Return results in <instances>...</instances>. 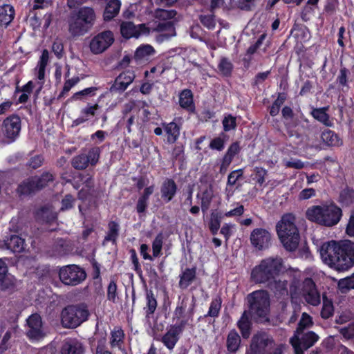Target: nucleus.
Instances as JSON below:
<instances>
[{
  "label": "nucleus",
  "instance_id": "nucleus-59",
  "mask_svg": "<svg viewBox=\"0 0 354 354\" xmlns=\"http://www.w3.org/2000/svg\"><path fill=\"white\" fill-rule=\"evenodd\" d=\"M316 192L313 188H306L301 190L299 195L298 198L300 201L307 200L315 196Z\"/></svg>",
  "mask_w": 354,
  "mask_h": 354
},
{
  "label": "nucleus",
  "instance_id": "nucleus-58",
  "mask_svg": "<svg viewBox=\"0 0 354 354\" xmlns=\"http://www.w3.org/2000/svg\"><path fill=\"white\" fill-rule=\"evenodd\" d=\"M333 313V306L330 302H324L321 310V315L323 318L330 317Z\"/></svg>",
  "mask_w": 354,
  "mask_h": 354
},
{
  "label": "nucleus",
  "instance_id": "nucleus-54",
  "mask_svg": "<svg viewBox=\"0 0 354 354\" xmlns=\"http://www.w3.org/2000/svg\"><path fill=\"white\" fill-rule=\"evenodd\" d=\"M254 172L257 183L259 185H262L265 182V177L267 175V171L262 167H256L254 168Z\"/></svg>",
  "mask_w": 354,
  "mask_h": 354
},
{
  "label": "nucleus",
  "instance_id": "nucleus-37",
  "mask_svg": "<svg viewBox=\"0 0 354 354\" xmlns=\"http://www.w3.org/2000/svg\"><path fill=\"white\" fill-rule=\"evenodd\" d=\"M54 174L49 171L44 172L40 176H34L35 184L38 190H40L48 185L50 182L54 180Z\"/></svg>",
  "mask_w": 354,
  "mask_h": 354
},
{
  "label": "nucleus",
  "instance_id": "nucleus-22",
  "mask_svg": "<svg viewBox=\"0 0 354 354\" xmlns=\"http://www.w3.org/2000/svg\"><path fill=\"white\" fill-rule=\"evenodd\" d=\"M313 324L312 317L306 313H304L301 315V319L298 324V327L295 333L294 336L290 339V342L292 347L296 350L298 353L299 348L297 345V339L299 335H301L302 332L306 328H309Z\"/></svg>",
  "mask_w": 354,
  "mask_h": 354
},
{
  "label": "nucleus",
  "instance_id": "nucleus-38",
  "mask_svg": "<svg viewBox=\"0 0 354 354\" xmlns=\"http://www.w3.org/2000/svg\"><path fill=\"white\" fill-rule=\"evenodd\" d=\"M165 131L167 135V141L174 143L180 135V127L175 122H170L165 127Z\"/></svg>",
  "mask_w": 354,
  "mask_h": 354
},
{
  "label": "nucleus",
  "instance_id": "nucleus-16",
  "mask_svg": "<svg viewBox=\"0 0 354 354\" xmlns=\"http://www.w3.org/2000/svg\"><path fill=\"white\" fill-rule=\"evenodd\" d=\"M250 241L256 249L262 250L270 245L271 234L266 229L256 228L251 232Z\"/></svg>",
  "mask_w": 354,
  "mask_h": 354
},
{
  "label": "nucleus",
  "instance_id": "nucleus-49",
  "mask_svg": "<svg viewBox=\"0 0 354 354\" xmlns=\"http://www.w3.org/2000/svg\"><path fill=\"white\" fill-rule=\"evenodd\" d=\"M187 308V304L185 301H182L176 308L174 312V319L177 321L184 320L185 312ZM187 322V320L185 319Z\"/></svg>",
  "mask_w": 354,
  "mask_h": 354
},
{
  "label": "nucleus",
  "instance_id": "nucleus-3",
  "mask_svg": "<svg viewBox=\"0 0 354 354\" xmlns=\"http://www.w3.org/2000/svg\"><path fill=\"white\" fill-rule=\"evenodd\" d=\"M95 20L94 9L89 6H83L68 16V31L73 37L82 36L91 29Z\"/></svg>",
  "mask_w": 354,
  "mask_h": 354
},
{
  "label": "nucleus",
  "instance_id": "nucleus-57",
  "mask_svg": "<svg viewBox=\"0 0 354 354\" xmlns=\"http://www.w3.org/2000/svg\"><path fill=\"white\" fill-rule=\"evenodd\" d=\"M339 333L346 339L354 337V322L348 326L342 327L339 329Z\"/></svg>",
  "mask_w": 354,
  "mask_h": 354
},
{
  "label": "nucleus",
  "instance_id": "nucleus-9",
  "mask_svg": "<svg viewBox=\"0 0 354 354\" xmlns=\"http://www.w3.org/2000/svg\"><path fill=\"white\" fill-rule=\"evenodd\" d=\"M59 276L61 281L65 285L76 286L86 279V274L80 266L68 265L60 268Z\"/></svg>",
  "mask_w": 354,
  "mask_h": 354
},
{
  "label": "nucleus",
  "instance_id": "nucleus-2",
  "mask_svg": "<svg viewBox=\"0 0 354 354\" xmlns=\"http://www.w3.org/2000/svg\"><path fill=\"white\" fill-rule=\"evenodd\" d=\"M342 215V209L334 203L313 205L306 211V217L308 220L326 227L337 225Z\"/></svg>",
  "mask_w": 354,
  "mask_h": 354
},
{
  "label": "nucleus",
  "instance_id": "nucleus-34",
  "mask_svg": "<svg viewBox=\"0 0 354 354\" xmlns=\"http://www.w3.org/2000/svg\"><path fill=\"white\" fill-rule=\"evenodd\" d=\"M37 191L39 190L33 177L22 182L17 188V192L21 195H28Z\"/></svg>",
  "mask_w": 354,
  "mask_h": 354
},
{
  "label": "nucleus",
  "instance_id": "nucleus-52",
  "mask_svg": "<svg viewBox=\"0 0 354 354\" xmlns=\"http://www.w3.org/2000/svg\"><path fill=\"white\" fill-rule=\"evenodd\" d=\"M223 129L225 131L234 129L236 127V118L229 115L223 120Z\"/></svg>",
  "mask_w": 354,
  "mask_h": 354
},
{
  "label": "nucleus",
  "instance_id": "nucleus-42",
  "mask_svg": "<svg viewBox=\"0 0 354 354\" xmlns=\"http://www.w3.org/2000/svg\"><path fill=\"white\" fill-rule=\"evenodd\" d=\"M338 288L342 292H346L351 289H354V274L342 279L338 282Z\"/></svg>",
  "mask_w": 354,
  "mask_h": 354
},
{
  "label": "nucleus",
  "instance_id": "nucleus-24",
  "mask_svg": "<svg viewBox=\"0 0 354 354\" xmlns=\"http://www.w3.org/2000/svg\"><path fill=\"white\" fill-rule=\"evenodd\" d=\"M177 190L176 183L172 179L167 178L162 184L160 188L161 197L168 203L175 196Z\"/></svg>",
  "mask_w": 354,
  "mask_h": 354
},
{
  "label": "nucleus",
  "instance_id": "nucleus-18",
  "mask_svg": "<svg viewBox=\"0 0 354 354\" xmlns=\"http://www.w3.org/2000/svg\"><path fill=\"white\" fill-rule=\"evenodd\" d=\"M135 77L134 73L131 71H127L120 73L111 86V92H123L133 82Z\"/></svg>",
  "mask_w": 354,
  "mask_h": 354
},
{
  "label": "nucleus",
  "instance_id": "nucleus-6",
  "mask_svg": "<svg viewBox=\"0 0 354 354\" xmlns=\"http://www.w3.org/2000/svg\"><path fill=\"white\" fill-rule=\"evenodd\" d=\"M90 315L84 304L71 305L64 308L61 313V323L66 328H75L86 322Z\"/></svg>",
  "mask_w": 354,
  "mask_h": 354
},
{
  "label": "nucleus",
  "instance_id": "nucleus-41",
  "mask_svg": "<svg viewBox=\"0 0 354 354\" xmlns=\"http://www.w3.org/2000/svg\"><path fill=\"white\" fill-rule=\"evenodd\" d=\"M221 299L218 297L214 299L211 304L207 314L205 315L209 317H215L219 314V311L221 308Z\"/></svg>",
  "mask_w": 354,
  "mask_h": 354
},
{
  "label": "nucleus",
  "instance_id": "nucleus-28",
  "mask_svg": "<svg viewBox=\"0 0 354 354\" xmlns=\"http://www.w3.org/2000/svg\"><path fill=\"white\" fill-rule=\"evenodd\" d=\"M62 354H82L83 348L81 343L75 339L66 341L61 350Z\"/></svg>",
  "mask_w": 354,
  "mask_h": 354
},
{
  "label": "nucleus",
  "instance_id": "nucleus-7",
  "mask_svg": "<svg viewBox=\"0 0 354 354\" xmlns=\"http://www.w3.org/2000/svg\"><path fill=\"white\" fill-rule=\"evenodd\" d=\"M249 313L254 319L266 318L270 311V297L266 290H257L248 295Z\"/></svg>",
  "mask_w": 354,
  "mask_h": 354
},
{
  "label": "nucleus",
  "instance_id": "nucleus-31",
  "mask_svg": "<svg viewBox=\"0 0 354 354\" xmlns=\"http://www.w3.org/2000/svg\"><path fill=\"white\" fill-rule=\"evenodd\" d=\"M121 6L120 0H111L106 5L104 12V19L109 21L114 18L119 12Z\"/></svg>",
  "mask_w": 354,
  "mask_h": 354
},
{
  "label": "nucleus",
  "instance_id": "nucleus-48",
  "mask_svg": "<svg viewBox=\"0 0 354 354\" xmlns=\"http://www.w3.org/2000/svg\"><path fill=\"white\" fill-rule=\"evenodd\" d=\"M157 301L151 292L147 293V313L151 315L156 309Z\"/></svg>",
  "mask_w": 354,
  "mask_h": 354
},
{
  "label": "nucleus",
  "instance_id": "nucleus-51",
  "mask_svg": "<svg viewBox=\"0 0 354 354\" xmlns=\"http://www.w3.org/2000/svg\"><path fill=\"white\" fill-rule=\"evenodd\" d=\"M218 68L224 75H228L232 71V65L230 61L223 58L219 63Z\"/></svg>",
  "mask_w": 354,
  "mask_h": 354
},
{
  "label": "nucleus",
  "instance_id": "nucleus-55",
  "mask_svg": "<svg viewBox=\"0 0 354 354\" xmlns=\"http://www.w3.org/2000/svg\"><path fill=\"white\" fill-rule=\"evenodd\" d=\"M80 81V78L78 77H75L71 79L66 80L64 83L63 90L61 92L59 97L63 96L65 93H68L73 86H74L76 84H77Z\"/></svg>",
  "mask_w": 354,
  "mask_h": 354
},
{
  "label": "nucleus",
  "instance_id": "nucleus-30",
  "mask_svg": "<svg viewBox=\"0 0 354 354\" xmlns=\"http://www.w3.org/2000/svg\"><path fill=\"white\" fill-rule=\"evenodd\" d=\"M241 344V337L238 333L235 330H232L227 337L226 340V346L228 352L235 353Z\"/></svg>",
  "mask_w": 354,
  "mask_h": 354
},
{
  "label": "nucleus",
  "instance_id": "nucleus-62",
  "mask_svg": "<svg viewBox=\"0 0 354 354\" xmlns=\"http://www.w3.org/2000/svg\"><path fill=\"white\" fill-rule=\"evenodd\" d=\"M52 50L58 58H60L62 57L64 50V46L61 40H55L52 46Z\"/></svg>",
  "mask_w": 354,
  "mask_h": 354
},
{
  "label": "nucleus",
  "instance_id": "nucleus-29",
  "mask_svg": "<svg viewBox=\"0 0 354 354\" xmlns=\"http://www.w3.org/2000/svg\"><path fill=\"white\" fill-rule=\"evenodd\" d=\"M242 337L248 338L250 335L251 322L250 320V313L244 311L240 319L237 322Z\"/></svg>",
  "mask_w": 354,
  "mask_h": 354
},
{
  "label": "nucleus",
  "instance_id": "nucleus-27",
  "mask_svg": "<svg viewBox=\"0 0 354 354\" xmlns=\"http://www.w3.org/2000/svg\"><path fill=\"white\" fill-rule=\"evenodd\" d=\"M99 109V105L95 104L94 105L88 104L86 107L81 110L82 115L73 120V126H77L88 121L91 116L95 115L96 111Z\"/></svg>",
  "mask_w": 354,
  "mask_h": 354
},
{
  "label": "nucleus",
  "instance_id": "nucleus-61",
  "mask_svg": "<svg viewBox=\"0 0 354 354\" xmlns=\"http://www.w3.org/2000/svg\"><path fill=\"white\" fill-rule=\"evenodd\" d=\"M284 165L286 167L300 169L305 167V163L298 159H292L290 160H285Z\"/></svg>",
  "mask_w": 354,
  "mask_h": 354
},
{
  "label": "nucleus",
  "instance_id": "nucleus-44",
  "mask_svg": "<svg viewBox=\"0 0 354 354\" xmlns=\"http://www.w3.org/2000/svg\"><path fill=\"white\" fill-rule=\"evenodd\" d=\"M124 338L123 330L116 328L111 332V345L112 347L120 346Z\"/></svg>",
  "mask_w": 354,
  "mask_h": 354
},
{
  "label": "nucleus",
  "instance_id": "nucleus-33",
  "mask_svg": "<svg viewBox=\"0 0 354 354\" xmlns=\"http://www.w3.org/2000/svg\"><path fill=\"white\" fill-rule=\"evenodd\" d=\"M270 288L274 292V295L277 297H281L288 295V283L283 280L273 279L268 284Z\"/></svg>",
  "mask_w": 354,
  "mask_h": 354
},
{
  "label": "nucleus",
  "instance_id": "nucleus-45",
  "mask_svg": "<svg viewBox=\"0 0 354 354\" xmlns=\"http://www.w3.org/2000/svg\"><path fill=\"white\" fill-rule=\"evenodd\" d=\"M212 198L213 192L211 188L206 189L203 193V197L201 200V209L203 212H205L208 209Z\"/></svg>",
  "mask_w": 354,
  "mask_h": 354
},
{
  "label": "nucleus",
  "instance_id": "nucleus-17",
  "mask_svg": "<svg viewBox=\"0 0 354 354\" xmlns=\"http://www.w3.org/2000/svg\"><path fill=\"white\" fill-rule=\"evenodd\" d=\"M273 346L274 342L271 337L264 332H259L252 336L250 348L265 354L267 348Z\"/></svg>",
  "mask_w": 354,
  "mask_h": 354
},
{
  "label": "nucleus",
  "instance_id": "nucleus-50",
  "mask_svg": "<svg viewBox=\"0 0 354 354\" xmlns=\"http://www.w3.org/2000/svg\"><path fill=\"white\" fill-rule=\"evenodd\" d=\"M243 171L241 169L232 171L228 176L227 185H234L236 181L243 176Z\"/></svg>",
  "mask_w": 354,
  "mask_h": 354
},
{
  "label": "nucleus",
  "instance_id": "nucleus-56",
  "mask_svg": "<svg viewBox=\"0 0 354 354\" xmlns=\"http://www.w3.org/2000/svg\"><path fill=\"white\" fill-rule=\"evenodd\" d=\"M243 212H244V206L243 205L237 203L236 205V207L234 209L225 213V216H226V217L240 216L243 214Z\"/></svg>",
  "mask_w": 354,
  "mask_h": 354
},
{
  "label": "nucleus",
  "instance_id": "nucleus-11",
  "mask_svg": "<svg viewBox=\"0 0 354 354\" xmlns=\"http://www.w3.org/2000/svg\"><path fill=\"white\" fill-rule=\"evenodd\" d=\"M21 130V120L18 116H12L4 120L2 131L4 138L0 139V143H10L18 136Z\"/></svg>",
  "mask_w": 354,
  "mask_h": 354
},
{
  "label": "nucleus",
  "instance_id": "nucleus-25",
  "mask_svg": "<svg viewBox=\"0 0 354 354\" xmlns=\"http://www.w3.org/2000/svg\"><path fill=\"white\" fill-rule=\"evenodd\" d=\"M6 248L15 253H21L26 250L25 240L17 235H12L6 241Z\"/></svg>",
  "mask_w": 354,
  "mask_h": 354
},
{
  "label": "nucleus",
  "instance_id": "nucleus-4",
  "mask_svg": "<svg viewBox=\"0 0 354 354\" xmlns=\"http://www.w3.org/2000/svg\"><path fill=\"white\" fill-rule=\"evenodd\" d=\"M295 221V216L292 213H287L282 216L276 225L281 242L289 251L296 250L299 242V233Z\"/></svg>",
  "mask_w": 354,
  "mask_h": 354
},
{
  "label": "nucleus",
  "instance_id": "nucleus-1",
  "mask_svg": "<svg viewBox=\"0 0 354 354\" xmlns=\"http://www.w3.org/2000/svg\"><path fill=\"white\" fill-rule=\"evenodd\" d=\"M319 253L323 262L336 270H347L354 265V243L349 240L325 242Z\"/></svg>",
  "mask_w": 354,
  "mask_h": 354
},
{
  "label": "nucleus",
  "instance_id": "nucleus-12",
  "mask_svg": "<svg viewBox=\"0 0 354 354\" xmlns=\"http://www.w3.org/2000/svg\"><path fill=\"white\" fill-rule=\"evenodd\" d=\"M100 154V148L93 147L88 151V153H81L74 156L71 160V165L76 169H85L89 164L91 165L97 164Z\"/></svg>",
  "mask_w": 354,
  "mask_h": 354
},
{
  "label": "nucleus",
  "instance_id": "nucleus-14",
  "mask_svg": "<svg viewBox=\"0 0 354 354\" xmlns=\"http://www.w3.org/2000/svg\"><path fill=\"white\" fill-rule=\"evenodd\" d=\"M186 325L187 321L181 320L178 324L170 326L166 333L162 337L161 342L169 350H172L174 348Z\"/></svg>",
  "mask_w": 354,
  "mask_h": 354
},
{
  "label": "nucleus",
  "instance_id": "nucleus-21",
  "mask_svg": "<svg viewBox=\"0 0 354 354\" xmlns=\"http://www.w3.org/2000/svg\"><path fill=\"white\" fill-rule=\"evenodd\" d=\"M318 339L319 336L313 331L302 332L301 335H299L297 340L299 351L297 353L296 350L294 348L295 354H304V351L313 346Z\"/></svg>",
  "mask_w": 354,
  "mask_h": 354
},
{
  "label": "nucleus",
  "instance_id": "nucleus-47",
  "mask_svg": "<svg viewBox=\"0 0 354 354\" xmlns=\"http://www.w3.org/2000/svg\"><path fill=\"white\" fill-rule=\"evenodd\" d=\"M163 243V236L159 234L156 236L152 243L153 256L157 257L160 255Z\"/></svg>",
  "mask_w": 354,
  "mask_h": 354
},
{
  "label": "nucleus",
  "instance_id": "nucleus-35",
  "mask_svg": "<svg viewBox=\"0 0 354 354\" xmlns=\"http://www.w3.org/2000/svg\"><path fill=\"white\" fill-rule=\"evenodd\" d=\"M196 277V269L195 268H187L185 269L180 279L179 286L180 288H187Z\"/></svg>",
  "mask_w": 354,
  "mask_h": 354
},
{
  "label": "nucleus",
  "instance_id": "nucleus-64",
  "mask_svg": "<svg viewBox=\"0 0 354 354\" xmlns=\"http://www.w3.org/2000/svg\"><path fill=\"white\" fill-rule=\"evenodd\" d=\"M346 234L349 236L354 237V212L352 211L346 229Z\"/></svg>",
  "mask_w": 354,
  "mask_h": 354
},
{
  "label": "nucleus",
  "instance_id": "nucleus-10",
  "mask_svg": "<svg viewBox=\"0 0 354 354\" xmlns=\"http://www.w3.org/2000/svg\"><path fill=\"white\" fill-rule=\"evenodd\" d=\"M114 41L113 34L110 30L101 32L94 36L89 44L91 51L95 55L104 52Z\"/></svg>",
  "mask_w": 354,
  "mask_h": 354
},
{
  "label": "nucleus",
  "instance_id": "nucleus-46",
  "mask_svg": "<svg viewBox=\"0 0 354 354\" xmlns=\"http://www.w3.org/2000/svg\"><path fill=\"white\" fill-rule=\"evenodd\" d=\"M327 108L314 109L312 112L313 116L319 122L328 125V115L326 113Z\"/></svg>",
  "mask_w": 354,
  "mask_h": 354
},
{
  "label": "nucleus",
  "instance_id": "nucleus-13",
  "mask_svg": "<svg viewBox=\"0 0 354 354\" xmlns=\"http://www.w3.org/2000/svg\"><path fill=\"white\" fill-rule=\"evenodd\" d=\"M299 295L309 304L317 306L320 304L321 297L315 283L310 279L306 278L299 288Z\"/></svg>",
  "mask_w": 354,
  "mask_h": 354
},
{
  "label": "nucleus",
  "instance_id": "nucleus-19",
  "mask_svg": "<svg viewBox=\"0 0 354 354\" xmlns=\"http://www.w3.org/2000/svg\"><path fill=\"white\" fill-rule=\"evenodd\" d=\"M122 35L125 38L138 37L141 33H148L149 30L145 24L136 26L131 22H122L120 26Z\"/></svg>",
  "mask_w": 354,
  "mask_h": 354
},
{
  "label": "nucleus",
  "instance_id": "nucleus-63",
  "mask_svg": "<svg viewBox=\"0 0 354 354\" xmlns=\"http://www.w3.org/2000/svg\"><path fill=\"white\" fill-rule=\"evenodd\" d=\"M117 295V286L114 281H111L107 290V297L109 300L115 301Z\"/></svg>",
  "mask_w": 354,
  "mask_h": 354
},
{
  "label": "nucleus",
  "instance_id": "nucleus-43",
  "mask_svg": "<svg viewBox=\"0 0 354 354\" xmlns=\"http://www.w3.org/2000/svg\"><path fill=\"white\" fill-rule=\"evenodd\" d=\"M119 231V225L117 223L111 221L109 223V231L105 237V241L115 242Z\"/></svg>",
  "mask_w": 354,
  "mask_h": 354
},
{
  "label": "nucleus",
  "instance_id": "nucleus-23",
  "mask_svg": "<svg viewBox=\"0 0 354 354\" xmlns=\"http://www.w3.org/2000/svg\"><path fill=\"white\" fill-rule=\"evenodd\" d=\"M35 218L39 222L50 223L57 218V214L52 205H44L39 208L35 213Z\"/></svg>",
  "mask_w": 354,
  "mask_h": 354
},
{
  "label": "nucleus",
  "instance_id": "nucleus-32",
  "mask_svg": "<svg viewBox=\"0 0 354 354\" xmlns=\"http://www.w3.org/2000/svg\"><path fill=\"white\" fill-rule=\"evenodd\" d=\"M15 10L10 5H3L0 8V26H7L13 19Z\"/></svg>",
  "mask_w": 354,
  "mask_h": 354
},
{
  "label": "nucleus",
  "instance_id": "nucleus-60",
  "mask_svg": "<svg viewBox=\"0 0 354 354\" xmlns=\"http://www.w3.org/2000/svg\"><path fill=\"white\" fill-rule=\"evenodd\" d=\"M139 110L136 106V104L133 102H129L126 104L124 106L122 113L124 115V118H127L128 116V114L131 113H138Z\"/></svg>",
  "mask_w": 354,
  "mask_h": 354
},
{
  "label": "nucleus",
  "instance_id": "nucleus-5",
  "mask_svg": "<svg viewBox=\"0 0 354 354\" xmlns=\"http://www.w3.org/2000/svg\"><path fill=\"white\" fill-rule=\"evenodd\" d=\"M281 269L282 261L280 258H267L253 268L251 277L256 283H270L279 275Z\"/></svg>",
  "mask_w": 354,
  "mask_h": 354
},
{
  "label": "nucleus",
  "instance_id": "nucleus-53",
  "mask_svg": "<svg viewBox=\"0 0 354 354\" xmlns=\"http://www.w3.org/2000/svg\"><path fill=\"white\" fill-rule=\"evenodd\" d=\"M221 225V220L216 214L211 215L209 221V229L213 234L217 233Z\"/></svg>",
  "mask_w": 354,
  "mask_h": 354
},
{
  "label": "nucleus",
  "instance_id": "nucleus-26",
  "mask_svg": "<svg viewBox=\"0 0 354 354\" xmlns=\"http://www.w3.org/2000/svg\"><path fill=\"white\" fill-rule=\"evenodd\" d=\"M155 53L154 48L149 44L138 47L134 55V59L138 64H142L149 59Z\"/></svg>",
  "mask_w": 354,
  "mask_h": 354
},
{
  "label": "nucleus",
  "instance_id": "nucleus-15",
  "mask_svg": "<svg viewBox=\"0 0 354 354\" xmlns=\"http://www.w3.org/2000/svg\"><path fill=\"white\" fill-rule=\"evenodd\" d=\"M27 335L32 339H39L45 336L44 328L41 316L35 313L29 316L26 320Z\"/></svg>",
  "mask_w": 354,
  "mask_h": 354
},
{
  "label": "nucleus",
  "instance_id": "nucleus-8",
  "mask_svg": "<svg viewBox=\"0 0 354 354\" xmlns=\"http://www.w3.org/2000/svg\"><path fill=\"white\" fill-rule=\"evenodd\" d=\"M152 17L156 21L159 23L154 28L155 31L164 32L170 31L167 37H171L176 35L174 28V22L178 21L180 16L175 10H166L163 8H156L152 12Z\"/></svg>",
  "mask_w": 354,
  "mask_h": 354
},
{
  "label": "nucleus",
  "instance_id": "nucleus-40",
  "mask_svg": "<svg viewBox=\"0 0 354 354\" xmlns=\"http://www.w3.org/2000/svg\"><path fill=\"white\" fill-rule=\"evenodd\" d=\"M179 103L183 108H189L193 103V97L191 91L184 90L180 95Z\"/></svg>",
  "mask_w": 354,
  "mask_h": 354
},
{
  "label": "nucleus",
  "instance_id": "nucleus-36",
  "mask_svg": "<svg viewBox=\"0 0 354 354\" xmlns=\"http://www.w3.org/2000/svg\"><path fill=\"white\" fill-rule=\"evenodd\" d=\"M49 59V53L47 50H44L42 51L41 55L40 57V59L38 62L37 66L35 68L37 71V76L39 80H42L44 79L45 76V68L48 64Z\"/></svg>",
  "mask_w": 354,
  "mask_h": 354
},
{
  "label": "nucleus",
  "instance_id": "nucleus-39",
  "mask_svg": "<svg viewBox=\"0 0 354 354\" xmlns=\"http://www.w3.org/2000/svg\"><path fill=\"white\" fill-rule=\"evenodd\" d=\"M322 139L329 146H339L342 145V141L338 136L330 130L324 131L322 133Z\"/></svg>",
  "mask_w": 354,
  "mask_h": 354
},
{
  "label": "nucleus",
  "instance_id": "nucleus-20",
  "mask_svg": "<svg viewBox=\"0 0 354 354\" xmlns=\"http://www.w3.org/2000/svg\"><path fill=\"white\" fill-rule=\"evenodd\" d=\"M16 279L8 273V269L3 261L0 259V290L5 291L15 288Z\"/></svg>",
  "mask_w": 354,
  "mask_h": 354
}]
</instances>
